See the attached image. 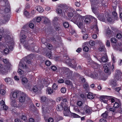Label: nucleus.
<instances>
[{"mask_svg":"<svg viewBox=\"0 0 122 122\" xmlns=\"http://www.w3.org/2000/svg\"><path fill=\"white\" fill-rule=\"evenodd\" d=\"M0 4L1 6L8 7L9 6V3L7 0L1 1Z\"/></svg>","mask_w":122,"mask_h":122,"instance_id":"aec40b11","label":"nucleus"},{"mask_svg":"<svg viewBox=\"0 0 122 122\" xmlns=\"http://www.w3.org/2000/svg\"><path fill=\"white\" fill-rule=\"evenodd\" d=\"M6 93L5 91L4 90L0 89V93L2 95L5 94Z\"/></svg>","mask_w":122,"mask_h":122,"instance_id":"680f3d73","label":"nucleus"},{"mask_svg":"<svg viewBox=\"0 0 122 122\" xmlns=\"http://www.w3.org/2000/svg\"><path fill=\"white\" fill-rule=\"evenodd\" d=\"M36 10L34 9H32L30 12V14L32 16V17H33V15L35 14L36 13Z\"/></svg>","mask_w":122,"mask_h":122,"instance_id":"09e8293b","label":"nucleus"},{"mask_svg":"<svg viewBox=\"0 0 122 122\" xmlns=\"http://www.w3.org/2000/svg\"><path fill=\"white\" fill-rule=\"evenodd\" d=\"M41 100L42 102H45L48 101L47 98L44 96H43L41 97Z\"/></svg>","mask_w":122,"mask_h":122,"instance_id":"4c0bfd02","label":"nucleus"},{"mask_svg":"<svg viewBox=\"0 0 122 122\" xmlns=\"http://www.w3.org/2000/svg\"><path fill=\"white\" fill-rule=\"evenodd\" d=\"M4 80L5 82L8 84L12 85L13 84V82L10 78L6 77Z\"/></svg>","mask_w":122,"mask_h":122,"instance_id":"5701e85b","label":"nucleus"},{"mask_svg":"<svg viewBox=\"0 0 122 122\" xmlns=\"http://www.w3.org/2000/svg\"><path fill=\"white\" fill-rule=\"evenodd\" d=\"M0 51L5 55L8 54L9 52V50L7 46H5L4 44L1 43H0Z\"/></svg>","mask_w":122,"mask_h":122,"instance_id":"9d476101","label":"nucleus"},{"mask_svg":"<svg viewBox=\"0 0 122 122\" xmlns=\"http://www.w3.org/2000/svg\"><path fill=\"white\" fill-rule=\"evenodd\" d=\"M117 37L118 39H120L122 37V35L120 33H118L117 35Z\"/></svg>","mask_w":122,"mask_h":122,"instance_id":"69168bd1","label":"nucleus"},{"mask_svg":"<svg viewBox=\"0 0 122 122\" xmlns=\"http://www.w3.org/2000/svg\"><path fill=\"white\" fill-rule=\"evenodd\" d=\"M36 10H37L39 12H42L43 11V9L42 8L39 6H38L36 7Z\"/></svg>","mask_w":122,"mask_h":122,"instance_id":"72a5a7b5","label":"nucleus"},{"mask_svg":"<svg viewBox=\"0 0 122 122\" xmlns=\"http://www.w3.org/2000/svg\"><path fill=\"white\" fill-rule=\"evenodd\" d=\"M65 83L66 84L68 85H72V83L69 80L66 81Z\"/></svg>","mask_w":122,"mask_h":122,"instance_id":"864d4df0","label":"nucleus"},{"mask_svg":"<svg viewBox=\"0 0 122 122\" xmlns=\"http://www.w3.org/2000/svg\"><path fill=\"white\" fill-rule=\"evenodd\" d=\"M21 119L23 121L25 122H28L27 120V117L26 115L25 114H23L22 115L21 117Z\"/></svg>","mask_w":122,"mask_h":122,"instance_id":"2f4dec72","label":"nucleus"},{"mask_svg":"<svg viewBox=\"0 0 122 122\" xmlns=\"http://www.w3.org/2000/svg\"><path fill=\"white\" fill-rule=\"evenodd\" d=\"M94 30L95 31V33L97 34H98L99 32V30L98 27L97 26H96L95 27Z\"/></svg>","mask_w":122,"mask_h":122,"instance_id":"5fc2aeb1","label":"nucleus"},{"mask_svg":"<svg viewBox=\"0 0 122 122\" xmlns=\"http://www.w3.org/2000/svg\"><path fill=\"white\" fill-rule=\"evenodd\" d=\"M74 15L71 21L76 24L78 22V21L80 17H83L82 16L80 15L78 13H76Z\"/></svg>","mask_w":122,"mask_h":122,"instance_id":"4468645a","label":"nucleus"},{"mask_svg":"<svg viewBox=\"0 0 122 122\" xmlns=\"http://www.w3.org/2000/svg\"><path fill=\"white\" fill-rule=\"evenodd\" d=\"M63 102H61V103H62V105H63L64 107L66 106H68L67 104H68V102L67 100L66 99H64L63 100Z\"/></svg>","mask_w":122,"mask_h":122,"instance_id":"c9c22d12","label":"nucleus"},{"mask_svg":"<svg viewBox=\"0 0 122 122\" xmlns=\"http://www.w3.org/2000/svg\"><path fill=\"white\" fill-rule=\"evenodd\" d=\"M45 64L47 66H49L51 64V62L49 61H46L45 62Z\"/></svg>","mask_w":122,"mask_h":122,"instance_id":"4d7b16f0","label":"nucleus"},{"mask_svg":"<svg viewBox=\"0 0 122 122\" xmlns=\"http://www.w3.org/2000/svg\"><path fill=\"white\" fill-rule=\"evenodd\" d=\"M78 110V112H81L82 114L83 115H85V110H84V109H80L79 110Z\"/></svg>","mask_w":122,"mask_h":122,"instance_id":"49530a36","label":"nucleus"},{"mask_svg":"<svg viewBox=\"0 0 122 122\" xmlns=\"http://www.w3.org/2000/svg\"><path fill=\"white\" fill-rule=\"evenodd\" d=\"M101 101L104 103H107L108 104L113 105V107H111L108 105L107 107V110L113 112H114L116 109L118 108L119 106L118 99L114 97L107 96H102L100 97Z\"/></svg>","mask_w":122,"mask_h":122,"instance_id":"f257e3e1","label":"nucleus"},{"mask_svg":"<svg viewBox=\"0 0 122 122\" xmlns=\"http://www.w3.org/2000/svg\"><path fill=\"white\" fill-rule=\"evenodd\" d=\"M85 115L88 114L90 113V110L88 108L85 107L84 108Z\"/></svg>","mask_w":122,"mask_h":122,"instance_id":"e433bc0d","label":"nucleus"},{"mask_svg":"<svg viewBox=\"0 0 122 122\" xmlns=\"http://www.w3.org/2000/svg\"><path fill=\"white\" fill-rule=\"evenodd\" d=\"M62 99V97H58L56 99V100L57 102H59Z\"/></svg>","mask_w":122,"mask_h":122,"instance_id":"774afa93","label":"nucleus"},{"mask_svg":"<svg viewBox=\"0 0 122 122\" xmlns=\"http://www.w3.org/2000/svg\"><path fill=\"white\" fill-rule=\"evenodd\" d=\"M66 91V88L64 87H63L61 89V92L62 93H65Z\"/></svg>","mask_w":122,"mask_h":122,"instance_id":"8fccbe9b","label":"nucleus"},{"mask_svg":"<svg viewBox=\"0 0 122 122\" xmlns=\"http://www.w3.org/2000/svg\"><path fill=\"white\" fill-rule=\"evenodd\" d=\"M21 92L17 91L15 92H13L11 94V99L13 100V98L16 99L17 97L19 96H20L21 94Z\"/></svg>","mask_w":122,"mask_h":122,"instance_id":"ddd939ff","label":"nucleus"},{"mask_svg":"<svg viewBox=\"0 0 122 122\" xmlns=\"http://www.w3.org/2000/svg\"><path fill=\"white\" fill-rule=\"evenodd\" d=\"M53 91L52 89L51 88L49 87L47 88L46 90V93L48 94H51L52 93Z\"/></svg>","mask_w":122,"mask_h":122,"instance_id":"c85d7f7f","label":"nucleus"},{"mask_svg":"<svg viewBox=\"0 0 122 122\" xmlns=\"http://www.w3.org/2000/svg\"><path fill=\"white\" fill-rule=\"evenodd\" d=\"M63 119V117H56L55 118V122H57L60 120H62Z\"/></svg>","mask_w":122,"mask_h":122,"instance_id":"a19ab883","label":"nucleus"},{"mask_svg":"<svg viewBox=\"0 0 122 122\" xmlns=\"http://www.w3.org/2000/svg\"><path fill=\"white\" fill-rule=\"evenodd\" d=\"M63 25L64 27L66 28L68 27L69 26V23L67 22H65L63 23Z\"/></svg>","mask_w":122,"mask_h":122,"instance_id":"ea45409f","label":"nucleus"},{"mask_svg":"<svg viewBox=\"0 0 122 122\" xmlns=\"http://www.w3.org/2000/svg\"><path fill=\"white\" fill-rule=\"evenodd\" d=\"M111 58L112 60V61L113 63H114L116 62V58L113 55H112L111 56Z\"/></svg>","mask_w":122,"mask_h":122,"instance_id":"e2e57ef3","label":"nucleus"},{"mask_svg":"<svg viewBox=\"0 0 122 122\" xmlns=\"http://www.w3.org/2000/svg\"><path fill=\"white\" fill-rule=\"evenodd\" d=\"M24 16L27 18H31L32 17V16L30 15L29 12L26 11H24Z\"/></svg>","mask_w":122,"mask_h":122,"instance_id":"a878e982","label":"nucleus"},{"mask_svg":"<svg viewBox=\"0 0 122 122\" xmlns=\"http://www.w3.org/2000/svg\"><path fill=\"white\" fill-rule=\"evenodd\" d=\"M50 106L47 104L43 105L42 108L43 115L44 117L47 116L49 112L50 109Z\"/></svg>","mask_w":122,"mask_h":122,"instance_id":"1a4fd4ad","label":"nucleus"},{"mask_svg":"<svg viewBox=\"0 0 122 122\" xmlns=\"http://www.w3.org/2000/svg\"><path fill=\"white\" fill-rule=\"evenodd\" d=\"M58 85L54 83L53 85V88L55 90H56L57 88Z\"/></svg>","mask_w":122,"mask_h":122,"instance_id":"052dcab7","label":"nucleus"},{"mask_svg":"<svg viewBox=\"0 0 122 122\" xmlns=\"http://www.w3.org/2000/svg\"><path fill=\"white\" fill-rule=\"evenodd\" d=\"M17 104L16 100L15 99L12 100L11 102V105L14 107H16L17 106Z\"/></svg>","mask_w":122,"mask_h":122,"instance_id":"f704fd0d","label":"nucleus"},{"mask_svg":"<svg viewBox=\"0 0 122 122\" xmlns=\"http://www.w3.org/2000/svg\"><path fill=\"white\" fill-rule=\"evenodd\" d=\"M83 87L87 92H88L89 90V87L88 83L86 82L84 84Z\"/></svg>","mask_w":122,"mask_h":122,"instance_id":"473e14b6","label":"nucleus"},{"mask_svg":"<svg viewBox=\"0 0 122 122\" xmlns=\"http://www.w3.org/2000/svg\"><path fill=\"white\" fill-rule=\"evenodd\" d=\"M114 49H115L119 50L120 51H122V46L119 45L113 46Z\"/></svg>","mask_w":122,"mask_h":122,"instance_id":"bb28decb","label":"nucleus"},{"mask_svg":"<svg viewBox=\"0 0 122 122\" xmlns=\"http://www.w3.org/2000/svg\"><path fill=\"white\" fill-rule=\"evenodd\" d=\"M83 50L84 51L87 52L89 50V48L87 46H85L83 47Z\"/></svg>","mask_w":122,"mask_h":122,"instance_id":"0e129e2a","label":"nucleus"},{"mask_svg":"<svg viewBox=\"0 0 122 122\" xmlns=\"http://www.w3.org/2000/svg\"><path fill=\"white\" fill-rule=\"evenodd\" d=\"M91 15H86L84 17L85 19L84 21L86 23L88 24L90 23L91 20Z\"/></svg>","mask_w":122,"mask_h":122,"instance_id":"412c9836","label":"nucleus"},{"mask_svg":"<svg viewBox=\"0 0 122 122\" xmlns=\"http://www.w3.org/2000/svg\"><path fill=\"white\" fill-rule=\"evenodd\" d=\"M38 90V87L36 86H34L33 88V90L35 92H36Z\"/></svg>","mask_w":122,"mask_h":122,"instance_id":"13d9d810","label":"nucleus"},{"mask_svg":"<svg viewBox=\"0 0 122 122\" xmlns=\"http://www.w3.org/2000/svg\"><path fill=\"white\" fill-rule=\"evenodd\" d=\"M65 58L66 59L64 61L65 62L68 64L70 67L74 68L76 70H77L76 66L77 63L76 60L74 59H71L68 57H64V58L65 59Z\"/></svg>","mask_w":122,"mask_h":122,"instance_id":"39448f33","label":"nucleus"},{"mask_svg":"<svg viewBox=\"0 0 122 122\" xmlns=\"http://www.w3.org/2000/svg\"><path fill=\"white\" fill-rule=\"evenodd\" d=\"M111 41L112 43H116L117 41L116 39L114 38H112L111 40Z\"/></svg>","mask_w":122,"mask_h":122,"instance_id":"a18cd8bd","label":"nucleus"},{"mask_svg":"<svg viewBox=\"0 0 122 122\" xmlns=\"http://www.w3.org/2000/svg\"><path fill=\"white\" fill-rule=\"evenodd\" d=\"M29 32H29H28V31H25L24 30H21V35H22L23 34H26L27 33H29V34H30V33Z\"/></svg>","mask_w":122,"mask_h":122,"instance_id":"de8ad7c7","label":"nucleus"},{"mask_svg":"<svg viewBox=\"0 0 122 122\" xmlns=\"http://www.w3.org/2000/svg\"><path fill=\"white\" fill-rule=\"evenodd\" d=\"M30 98L28 97L26 95H24V96L20 97L19 98V101L21 103L24 102L25 100L27 101L30 100Z\"/></svg>","mask_w":122,"mask_h":122,"instance_id":"f3484780","label":"nucleus"},{"mask_svg":"<svg viewBox=\"0 0 122 122\" xmlns=\"http://www.w3.org/2000/svg\"><path fill=\"white\" fill-rule=\"evenodd\" d=\"M46 56L48 58L50 59H51L52 57L51 52L50 51H48L46 53Z\"/></svg>","mask_w":122,"mask_h":122,"instance_id":"58836bf2","label":"nucleus"},{"mask_svg":"<svg viewBox=\"0 0 122 122\" xmlns=\"http://www.w3.org/2000/svg\"><path fill=\"white\" fill-rule=\"evenodd\" d=\"M62 10L60 8H57L56 10V13L58 14H60L62 13Z\"/></svg>","mask_w":122,"mask_h":122,"instance_id":"c03bdc74","label":"nucleus"},{"mask_svg":"<svg viewBox=\"0 0 122 122\" xmlns=\"http://www.w3.org/2000/svg\"><path fill=\"white\" fill-rule=\"evenodd\" d=\"M97 43L99 44L100 45V46L99 48V50L101 51H105L106 49L105 46L102 44L101 41L100 40H97Z\"/></svg>","mask_w":122,"mask_h":122,"instance_id":"dca6fc26","label":"nucleus"},{"mask_svg":"<svg viewBox=\"0 0 122 122\" xmlns=\"http://www.w3.org/2000/svg\"><path fill=\"white\" fill-rule=\"evenodd\" d=\"M107 112H105L104 113H103L102 115V117L104 118H106L107 117Z\"/></svg>","mask_w":122,"mask_h":122,"instance_id":"3c124183","label":"nucleus"},{"mask_svg":"<svg viewBox=\"0 0 122 122\" xmlns=\"http://www.w3.org/2000/svg\"><path fill=\"white\" fill-rule=\"evenodd\" d=\"M78 27L81 30L82 32H85L86 30L85 27L83 24V18L80 17L78 22L76 24Z\"/></svg>","mask_w":122,"mask_h":122,"instance_id":"6e6552de","label":"nucleus"},{"mask_svg":"<svg viewBox=\"0 0 122 122\" xmlns=\"http://www.w3.org/2000/svg\"><path fill=\"white\" fill-rule=\"evenodd\" d=\"M64 107V111L63 112L64 115L65 116H68L69 115V113L70 111L69 107L66 106H65Z\"/></svg>","mask_w":122,"mask_h":122,"instance_id":"6ab92c4d","label":"nucleus"},{"mask_svg":"<svg viewBox=\"0 0 122 122\" xmlns=\"http://www.w3.org/2000/svg\"><path fill=\"white\" fill-rule=\"evenodd\" d=\"M83 38L84 40H86L88 37V35L87 34H85L83 36Z\"/></svg>","mask_w":122,"mask_h":122,"instance_id":"603ef678","label":"nucleus"},{"mask_svg":"<svg viewBox=\"0 0 122 122\" xmlns=\"http://www.w3.org/2000/svg\"><path fill=\"white\" fill-rule=\"evenodd\" d=\"M95 96V95L92 93L89 92L87 95V97L88 99H92L94 98Z\"/></svg>","mask_w":122,"mask_h":122,"instance_id":"cd10ccee","label":"nucleus"},{"mask_svg":"<svg viewBox=\"0 0 122 122\" xmlns=\"http://www.w3.org/2000/svg\"><path fill=\"white\" fill-rule=\"evenodd\" d=\"M22 80L23 83H26L28 82V80L27 78L25 77L22 78Z\"/></svg>","mask_w":122,"mask_h":122,"instance_id":"37998d69","label":"nucleus"},{"mask_svg":"<svg viewBox=\"0 0 122 122\" xmlns=\"http://www.w3.org/2000/svg\"><path fill=\"white\" fill-rule=\"evenodd\" d=\"M11 67L10 66H4V68L0 71V73L3 75H5L7 74L8 72V71L11 69Z\"/></svg>","mask_w":122,"mask_h":122,"instance_id":"f8f14e48","label":"nucleus"},{"mask_svg":"<svg viewBox=\"0 0 122 122\" xmlns=\"http://www.w3.org/2000/svg\"><path fill=\"white\" fill-rule=\"evenodd\" d=\"M35 57L34 55L31 54L27 56L25 58V60H24V59H23L20 61L18 66V72L22 76H24L25 75L23 71L21 69H26L27 68V66L25 64V63L26 62L28 64L30 63H31V59H34Z\"/></svg>","mask_w":122,"mask_h":122,"instance_id":"f03ea898","label":"nucleus"},{"mask_svg":"<svg viewBox=\"0 0 122 122\" xmlns=\"http://www.w3.org/2000/svg\"><path fill=\"white\" fill-rule=\"evenodd\" d=\"M55 118L54 120L51 117L49 118L48 120V122H55Z\"/></svg>","mask_w":122,"mask_h":122,"instance_id":"6e6d98bb","label":"nucleus"},{"mask_svg":"<svg viewBox=\"0 0 122 122\" xmlns=\"http://www.w3.org/2000/svg\"><path fill=\"white\" fill-rule=\"evenodd\" d=\"M101 73L98 72L96 73L94 75L91 74L90 75L91 77L95 79H102V75L101 74Z\"/></svg>","mask_w":122,"mask_h":122,"instance_id":"2eb2a0df","label":"nucleus"},{"mask_svg":"<svg viewBox=\"0 0 122 122\" xmlns=\"http://www.w3.org/2000/svg\"><path fill=\"white\" fill-rule=\"evenodd\" d=\"M26 37V36L25 35L23 34L21 36V38L20 40V42L23 45L24 47L27 49L31 51L32 52L35 51L37 53H38V51H36L34 49V47L32 46V44L30 45L28 43V42L27 41L25 40Z\"/></svg>","mask_w":122,"mask_h":122,"instance_id":"7ed1b4c3","label":"nucleus"},{"mask_svg":"<svg viewBox=\"0 0 122 122\" xmlns=\"http://www.w3.org/2000/svg\"><path fill=\"white\" fill-rule=\"evenodd\" d=\"M42 18L44 20L43 23L45 24H47L48 23H49L50 21L49 19L45 17H42Z\"/></svg>","mask_w":122,"mask_h":122,"instance_id":"7c9ffc66","label":"nucleus"},{"mask_svg":"<svg viewBox=\"0 0 122 122\" xmlns=\"http://www.w3.org/2000/svg\"><path fill=\"white\" fill-rule=\"evenodd\" d=\"M99 61L101 62H107L108 61L107 57L106 56L102 57L101 59H99Z\"/></svg>","mask_w":122,"mask_h":122,"instance_id":"b1692460","label":"nucleus"},{"mask_svg":"<svg viewBox=\"0 0 122 122\" xmlns=\"http://www.w3.org/2000/svg\"><path fill=\"white\" fill-rule=\"evenodd\" d=\"M65 11V12L67 13L68 16L70 18L72 17L74 15H75V14L76 13L74 9L70 7H68L67 9Z\"/></svg>","mask_w":122,"mask_h":122,"instance_id":"9b49d317","label":"nucleus"},{"mask_svg":"<svg viewBox=\"0 0 122 122\" xmlns=\"http://www.w3.org/2000/svg\"><path fill=\"white\" fill-rule=\"evenodd\" d=\"M92 9L93 12L96 15H97V17L100 21H104L105 20V18L104 15L102 14H99L98 11L96 7H95L96 4H94L92 2L91 3Z\"/></svg>","mask_w":122,"mask_h":122,"instance_id":"20e7f679","label":"nucleus"},{"mask_svg":"<svg viewBox=\"0 0 122 122\" xmlns=\"http://www.w3.org/2000/svg\"><path fill=\"white\" fill-rule=\"evenodd\" d=\"M111 65L108 63L104 65V71L106 73H108L110 71V68L111 66Z\"/></svg>","mask_w":122,"mask_h":122,"instance_id":"a211bd4d","label":"nucleus"},{"mask_svg":"<svg viewBox=\"0 0 122 122\" xmlns=\"http://www.w3.org/2000/svg\"><path fill=\"white\" fill-rule=\"evenodd\" d=\"M3 61L4 63L7 64V65H6L7 66H10V67H12V66L10 63L8 59H4L3 60ZM5 66H6V65Z\"/></svg>","mask_w":122,"mask_h":122,"instance_id":"393cba45","label":"nucleus"},{"mask_svg":"<svg viewBox=\"0 0 122 122\" xmlns=\"http://www.w3.org/2000/svg\"><path fill=\"white\" fill-rule=\"evenodd\" d=\"M115 81L112 80L111 83L112 86H116L117 85L116 81L120 80L122 79V73L119 70H117L114 76Z\"/></svg>","mask_w":122,"mask_h":122,"instance_id":"423d86ee","label":"nucleus"},{"mask_svg":"<svg viewBox=\"0 0 122 122\" xmlns=\"http://www.w3.org/2000/svg\"><path fill=\"white\" fill-rule=\"evenodd\" d=\"M71 116L74 118H80L81 117L79 115L74 113H72L71 114Z\"/></svg>","mask_w":122,"mask_h":122,"instance_id":"79ce46f5","label":"nucleus"},{"mask_svg":"<svg viewBox=\"0 0 122 122\" xmlns=\"http://www.w3.org/2000/svg\"><path fill=\"white\" fill-rule=\"evenodd\" d=\"M64 108V106L62 105V103H61L60 104H59L57 106L56 109L58 111H61L63 109V108Z\"/></svg>","mask_w":122,"mask_h":122,"instance_id":"4be33fe9","label":"nucleus"},{"mask_svg":"<svg viewBox=\"0 0 122 122\" xmlns=\"http://www.w3.org/2000/svg\"><path fill=\"white\" fill-rule=\"evenodd\" d=\"M10 20V17L8 15L5 16L4 17V20L2 22L3 23H5L7 22Z\"/></svg>","mask_w":122,"mask_h":122,"instance_id":"c756f323","label":"nucleus"},{"mask_svg":"<svg viewBox=\"0 0 122 122\" xmlns=\"http://www.w3.org/2000/svg\"><path fill=\"white\" fill-rule=\"evenodd\" d=\"M11 36H8L7 37V41L6 43L9 49L12 50L13 49V46L14 45L13 38Z\"/></svg>","mask_w":122,"mask_h":122,"instance_id":"0eeeda50","label":"nucleus"},{"mask_svg":"<svg viewBox=\"0 0 122 122\" xmlns=\"http://www.w3.org/2000/svg\"><path fill=\"white\" fill-rule=\"evenodd\" d=\"M77 105L79 106H81L82 104V102L81 101H78L77 103Z\"/></svg>","mask_w":122,"mask_h":122,"instance_id":"338daca9","label":"nucleus"},{"mask_svg":"<svg viewBox=\"0 0 122 122\" xmlns=\"http://www.w3.org/2000/svg\"><path fill=\"white\" fill-rule=\"evenodd\" d=\"M64 69L66 70L67 71H69L70 72V74L69 75V76H70L71 75L72 73V71L70 70L69 69L65 67L64 68Z\"/></svg>","mask_w":122,"mask_h":122,"instance_id":"bf43d9fd","label":"nucleus"}]
</instances>
